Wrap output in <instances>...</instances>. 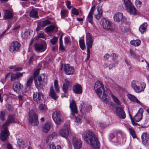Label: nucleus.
Listing matches in <instances>:
<instances>
[{"label":"nucleus","instance_id":"4","mask_svg":"<svg viewBox=\"0 0 149 149\" xmlns=\"http://www.w3.org/2000/svg\"><path fill=\"white\" fill-rule=\"evenodd\" d=\"M131 86L136 93H139L144 91L146 87V84L144 82H140L133 80L131 82Z\"/></svg>","mask_w":149,"mask_h":149},{"label":"nucleus","instance_id":"53","mask_svg":"<svg viewBox=\"0 0 149 149\" xmlns=\"http://www.w3.org/2000/svg\"><path fill=\"white\" fill-rule=\"evenodd\" d=\"M59 50L62 51L65 50L66 48L65 47L63 46V43H59Z\"/></svg>","mask_w":149,"mask_h":149},{"label":"nucleus","instance_id":"20","mask_svg":"<svg viewBox=\"0 0 149 149\" xmlns=\"http://www.w3.org/2000/svg\"><path fill=\"white\" fill-rule=\"evenodd\" d=\"M73 90L74 93L77 94H80L82 93V87L78 84H76L73 85Z\"/></svg>","mask_w":149,"mask_h":149},{"label":"nucleus","instance_id":"51","mask_svg":"<svg viewBox=\"0 0 149 149\" xmlns=\"http://www.w3.org/2000/svg\"><path fill=\"white\" fill-rule=\"evenodd\" d=\"M135 4L137 7H140L142 4L141 0H136Z\"/></svg>","mask_w":149,"mask_h":149},{"label":"nucleus","instance_id":"37","mask_svg":"<svg viewBox=\"0 0 149 149\" xmlns=\"http://www.w3.org/2000/svg\"><path fill=\"white\" fill-rule=\"evenodd\" d=\"M111 97L113 101L118 105H121V102L118 98L112 94H111Z\"/></svg>","mask_w":149,"mask_h":149},{"label":"nucleus","instance_id":"59","mask_svg":"<svg viewBox=\"0 0 149 149\" xmlns=\"http://www.w3.org/2000/svg\"><path fill=\"white\" fill-rule=\"evenodd\" d=\"M95 6H93L91 8V9L89 13L93 14L94 11L95 10Z\"/></svg>","mask_w":149,"mask_h":149},{"label":"nucleus","instance_id":"50","mask_svg":"<svg viewBox=\"0 0 149 149\" xmlns=\"http://www.w3.org/2000/svg\"><path fill=\"white\" fill-rule=\"evenodd\" d=\"M46 108V107L43 104H40L39 107V109L41 111H44Z\"/></svg>","mask_w":149,"mask_h":149},{"label":"nucleus","instance_id":"17","mask_svg":"<svg viewBox=\"0 0 149 149\" xmlns=\"http://www.w3.org/2000/svg\"><path fill=\"white\" fill-rule=\"evenodd\" d=\"M70 108L71 110V114L73 116L74 115L75 113H77L78 111L76 103L74 100H73L70 103Z\"/></svg>","mask_w":149,"mask_h":149},{"label":"nucleus","instance_id":"36","mask_svg":"<svg viewBox=\"0 0 149 149\" xmlns=\"http://www.w3.org/2000/svg\"><path fill=\"white\" fill-rule=\"evenodd\" d=\"M79 45L82 50H84L85 48V45L84 41L83 39H81L79 41Z\"/></svg>","mask_w":149,"mask_h":149},{"label":"nucleus","instance_id":"12","mask_svg":"<svg viewBox=\"0 0 149 149\" xmlns=\"http://www.w3.org/2000/svg\"><path fill=\"white\" fill-rule=\"evenodd\" d=\"M35 51L38 53L43 52L46 49V44L45 42L43 44L35 43L34 45Z\"/></svg>","mask_w":149,"mask_h":149},{"label":"nucleus","instance_id":"44","mask_svg":"<svg viewBox=\"0 0 149 149\" xmlns=\"http://www.w3.org/2000/svg\"><path fill=\"white\" fill-rule=\"evenodd\" d=\"M130 53L131 56L134 58H137L138 57L135 54L134 51L132 49H130Z\"/></svg>","mask_w":149,"mask_h":149},{"label":"nucleus","instance_id":"64","mask_svg":"<svg viewBox=\"0 0 149 149\" xmlns=\"http://www.w3.org/2000/svg\"><path fill=\"white\" fill-rule=\"evenodd\" d=\"M33 56H31L30 58V59L29 60V64H31L32 63L33 60Z\"/></svg>","mask_w":149,"mask_h":149},{"label":"nucleus","instance_id":"8","mask_svg":"<svg viewBox=\"0 0 149 149\" xmlns=\"http://www.w3.org/2000/svg\"><path fill=\"white\" fill-rule=\"evenodd\" d=\"M125 7L128 11L131 14L135 15L136 13V8L132 4L130 0H124Z\"/></svg>","mask_w":149,"mask_h":149},{"label":"nucleus","instance_id":"18","mask_svg":"<svg viewBox=\"0 0 149 149\" xmlns=\"http://www.w3.org/2000/svg\"><path fill=\"white\" fill-rule=\"evenodd\" d=\"M64 70L65 73L69 75L73 74L74 71L73 67H71L68 64H65L64 66Z\"/></svg>","mask_w":149,"mask_h":149},{"label":"nucleus","instance_id":"11","mask_svg":"<svg viewBox=\"0 0 149 149\" xmlns=\"http://www.w3.org/2000/svg\"><path fill=\"white\" fill-rule=\"evenodd\" d=\"M53 120L57 125H59L62 121V114L60 112L56 111L52 115Z\"/></svg>","mask_w":149,"mask_h":149},{"label":"nucleus","instance_id":"43","mask_svg":"<svg viewBox=\"0 0 149 149\" xmlns=\"http://www.w3.org/2000/svg\"><path fill=\"white\" fill-rule=\"evenodd\" d=\"M58 40V38L54 36L53 38L50 40V42L52 44L54 45L57 42Z\"/></svg>","mask_w":149,"mask_h":149},{"label":"nucleus","instance_id":"6","mask_svg":"<svg viewBox=\"0 0 149 149\" xmlns=\"http://www.w3.org/2000/svg\"><path fill=\"white\" fill-rule=\"evenodd\" d=\"M86 43L87 46V56L86 60V61H88L90 58V49L92 47L93 40L92 36L89 33H88L86 35Z\"/></svg>","mask_w":149,"mask_h":149},{"label":"nucleus","instance_id":"48","mask_svg":"<svg viewBox=\"0 0 149 149\" xmlns=\"http://www.w3.org/2000/svg\"><path fill=\"white\" fill-rule=\"evenodd\" d=\"M82 119V117L81 115H78L75 117V122L76 123L80 122Z\"/></svg>","mask_w":149,"mask_h":149},{"label":"nucleus","instance_id":"9","mask_svg":"<svg viewBox=\"0 0 149 149\" xmlns=\"http://www.w3.org/2000/svg\"><path fill=\"white\" fill-rule=\"evenodd\" d=\"M102 25L103 28L107 30L113 31L115 28V26L113 24L105 19L103 20Z\"/></svg>","mask_w":149,"mask_h":149},{"label":"nucleus","instance_id":"29","mask_svg":"<svg viewBox=\"0 0 149 149\" xmlns=\"http://www.w3.org/2000/svg\"><path fill=\"white\" fill-rule=\"evenodd\" d=\"M4 17L7 19H11L13 17V14L10 11L6 10L4 12Z\"/></svg>","mask_w":149,"mask_h":149},{"label":"nucleus","instance_id":"19","mask_svg":"<svg viewBox=\"0 0 149 149\" xmlns=\"http://www.w3.org/2000/svg\"><path fill=\"white\" fill-rule=\"evenodd\" d=\"M33 98L34 101L37 102H41L42 101L43 95L41 92H35L33 93Z\"/></svg>","mask_w":149,"mask_h":149},{"label":"nucleus","instance_id":"25","mask_svg":"<svg viewBox=\"0 0 149 149\" xmlns=\"http://www.w3.org/2000/svg\"><path fill=\"white\" fill-rule=\"evenodd\" d=\"M143 113H138L134 117V121L137 122L140 121L142 119L143 117Z\"/></svg>","mask_w":149,"mask_h":149},{"label":"nucleus","instance_id":"5","mask_svg":"<svg viewBox=\"0 0 149 149\" xmlns=\"http://www.w3.org/2000/svg\"><path fill=\"white\" fill-rule=\"evenodd\" d=\"M40 70V68L37 69L33 75L34 79L35 80V86L38 89L42 88L45 84H46L44 81L43 82L42 77L41 76L39 75L37 77L39 74V72Z\"/></svg>","mask_w":149,"mask_h":149},{"label":"nucleus","instance_id":"34","mask_svg":"<svg viewBox=\"0 0 149 149\" xmlns=\"http://www.w3.org/2000/svg\"><path fill=\"white\" fill-rule=\"evenodd\" d=\"M141 42V41L140 40H136L131 41L130 43L131 45L136 47L139 46Z\"/></svg>","mask_w":149,"mask_h":149},{"label":"nucleus","instance_id":"16","mask_svg":"<svg viewBox=\"0 0 149 149\" xmlns=\"http://www.w3.org/2000/svg\"><path fill=\"white\" fill-rule=\"evenodd\" d=\"M92 109V107L90 105L83 104L81 105L80 111L82 114H86L87 113H89Z\"/></svg>","mask_w":149,"mask_h":149},{"label":"nucleus","instance_id":"39","mask_svg":"<svg viewBox=\"0 0 149 149\" xmlns=\"http://www.w3.org/2000/svg\"><path fill=\"white\" fill-rule=\"evenodd\" d=\"M49 149H61V147L59 145H57L56 147L52 143L50 145Z\"/></svg>","mask_w":149,"mask_h":149},{"label":"nucleus","instance_id":"55","mask_svg":"<svg viewBox=\"0 0 149 149\" xmlns=\"http://www.w3.org/2000/svg\"><path fill=\"white\" fill-rule=\"evenodd\" d=\"M118 64H116L115 63L111 62V63L109 65V70H111L113 67H115Z\"/></svg>","mask_w":149,"mask_h":149},{"label":"nucleus","instance_id":"32","mask_svg":"<svg viewBox=\"0 0 149 149\" xmlns=\"http://www.w3.org/2000/svg\"><path fill=\"white\" fill-rule=\"evenodd\" d=\"M51 126L50 123H45L44 126L42 127V130L45 133H47L50 130Z\"/></svg>","mask_w":149,"mask_h":149},{"label":"nucleus","instance_id":"2","mask_svg":"<svg viewBox=\"0 0 149 149\" xmlns=\"http://www.w3.org/2000/svg\"><path fill=\"white\" fill-rule=\"evenodd\" d=\"M17 123V120L12 115L8 116L6 122L3 125V128L4 130L1 131L0 134V139L3 141H5L10 135L7 127L10 123Z\"/></svg>","mask_w":149,"mask_h":149},{"label":"nucleus","instance_id":"3","mask_svg":"<svg viewBox=\"0 0 149 149\" xmlns=\"http://www.w3.org/2000/svg\"><path fill=\"white\" fill-rule=\"evenodd\" d=\"M94 88L100 99L103 102H107L108 96L106 94L103 84L101 81H97L95 84Z\"/></svg>","mask_w":149,"mask_h":149},{"label":"nucleus","instance_id":"22","mask_svg":"<svg viewBox=\"0 0 149 149\" xmlns=\"http://www.w3.org/2000/svg\"><path fill=\"white\" fill-rule=\"evenodd\" d=\"M141 139L143 144L145 146H147L148 143L149 135L146 132L143 133L141 135Z\"/></svg>","mask_w":149,"mask_h":149},{"label":"nucleus","instance_id":"38","mask_svg":"<svg viewBox=\"0 0 149 149\" xmlns=\"http://www.w3.org/2000/svg\"><path fill=\"white\" fill-rule=\"evenodd\" d=\"M33 77H31L27 81L26 86L27 87L29 88L31 86L33 81Z\"/></svg>","mask_w":149,"mask_h":149},{"label":"nucleus","instance_id":"23","mask_svg":"<svg viewBox=\"0 0 149 149\" xmlns=\"http://www.w3.org/2000/svg\"><path fill=\"white\" fill-rule=\"evenodd\" d=\"M60 135L62 137L66 138L69 134L68 129L67 126L61 130L59 132Z\"/></svg>","mask_w":149,"mask_h":149},{"label":"nucleus","instance_id":"24","mask_svg":"<svg viewBox=\"0 0 149 149\" xmlns=\"http://www.w3.org/2000/svg\"><path fill=\"white\" fill-rule=\"evenodd\" d=\"M127 96L128 99L133 102H135L141 105L142 104V103L134 95L130 94H128L127 95Z\"/></svg>","mask_w":149,"mask_h":149},{"label":"nucleus","instance_id":"26","mask_svg":"<svg viewBox=\"0 0 149 149\" xmlns=\"http://www.w3.org/2000/svg\"><path fill=\"white\" fill-rule=\"evenodd\" d=\"M147 24L145 22L142 24L139 28V30L142 34L145 32L147 28Z\"/></svg>","mask_w":149,"mask_h":149},{"label":"nucleus","instance_id":"7","mask_svg":"<svg viewBox=\"0 0 149 149\" xmlns=\"http://www.w3.org/2000/svg\"><path fill=\"white\" fill-rule=\"evenodd\" d=\"M29 116V122L32 125L36 126L39 124L38 117L36 114L34 112L33 110L30 111Z\"/></svg>","mask_w":149,"mask_h":149},{"label":"nucleus","instance_id":"54","mask_svg":"<svg viewBox=\"0 0 149 149\" xmlns=\"http://www.w3.org/2000/svg\"><path fill=\"white\" fill-rule=\"evenodd\" d=\"M64 81L65 82V85L68 86H71V84H72L71 82L68 81V79H64Z\"/></svg>","mask_w":149,"mask_h":149},{"label":"nucleus","instance_id":"42","mask_svg":"<svg viewBox=\"0 0 149 149\" xmlns=\"http://www.w3.org/2000/svg\"><path fill=\"white\" fill-rule=\"evenodd\" d=\"M53 26H49L45 28V31L46 32H49L52 31L54 28Z\"/></svg>","mask_w":149,"mask_h":149},{"label":"nucleus","instance_id":"56","mask_svg":"<svg viewBox=\"0 0 149 149\" xmlns=\"http://www.w3.org/2000/svg\"><path fill=\"white\" fill-rule=\"evenodd\" d=\"M45 36L44 34L43 33H39L38 35L36 37L38 38H44Z\"/></svg>","mask_w":149,"mask_h":149},{"label":"nucleus","instance_id":"1","mask_svg":"<svg viewBox=\"0 0 149 149\" xmlns=\"http://www.w3.org/2000/svg\"><path fill=\"white\" fill-rule=\"evenodd\" d=\"M82 137L88 144L95 149H98L100 143L93 133L90 131L85 132L82 134Z\"/></svg>","mask_w":149,"mask_h":149},{"label":"nucleus","instance_id":"21","mask_svg":"<svg viewBox=\"0 0 149 149\" xmlns=\"http://www.w3.org/2000/svg\"><path fill=\"white\" fill-rule=\"evenodd\" d=\"M23 88V85L19 82H15L13 86L14 90L16 92L19 91Z\"/></svg>","mask_w":149,"mask_h":149},{"label":"nucleus","instance_id":"14","mask_svg":"<svg viewBox=\"0 0 149 149\" xmlns=\"http://www.w3.org/2000/svg\"><path fill=\"white\" fill-rule=\"evenodd\" d=\"M72 141L74 149H80L82 147V143L80 139L74 136L73 138Z\"/></svg>","mask_w":149,"mask_h":149},{"label":"nucleus","instance_id":"27","mask_svg":"<svg viewBox=\"0 0 149 149\" xmlns=\"http://www.w3.org/2000/svg\"><path fill=\"white\" fill-rule=\"evenodd\" d=\"M22 73H17L12 74L10 78L11 81H14L19 79L20 77L22 75Z\"/></svg>","mask_w":149,"mask_h":149},{"label":"nucleus","instance_id":"45","mask_svg":"<svg viewBox=\"0 0 149 149\" xmlns=\"http://www.w3.org/2000/svg\"><path fill=\"white\" fill-rule=\"evenodd\" d=\"M69 86L65 85V84H63V90L65 93H66L68 91Z\"/></svg>","mask_w":149,"mask_h":149},{"label":"nucleus","instance_id":"28","mask_svg":"<svg viewBox=\"0 0 149 149\" xmlns=\"http://www.w3.org/2000/svg\"><path fill=\"white\" fill-rule=\"evenodd\" d=\"M49 95L53 99L55 100L58 97V96L56 95L53 89V87L52 86L50 87Z\"/></svg>","mask_w":149,"mask_h":149},{"label":"nucleus","instance_id":"30","mask_svg":"<svg viewBox=\"0 0 149 149\" xmlns=\"http://www.w3.org/2000/svg\"><path fill=\"white\" fill-rule=\"evenodd\" d=\"M38 13L37 11L34 9H32L30 13V16L33 18H38Z\"/></svg>","mask_w":149,"mask_h":149},{"label":"nucleus","instance_id":"41","mask_svg":"<svg viewBox=\"0 0 149 149\" xmlns=\"http://www.w3.org/2000/svg\"><path fill=\"white\" fill-rule=\"evenodd\" d=\"M6 116V112L5 111H1L0 113V119L3 121L5 120V117Z\"/></svg>","mask_w":149,"mask_h":149},{"label":"nucleus","instance_id":"57","mask_svg":"<svg viewBox=\"0 0 149 149\" xmlns=\"http://www.w3.org/2000/svg\"><path fill=\"white\" fill-rule=\"evenodd\" d=\"M66 6L68 8V9H70L71 8V7L70 6V2L69 1H67L66 2Z\"/></svg>","mask_w":149,"mask_h":149},{"label":"nucleus","instance_id":"13","mask_svg":"<svg viewBox=\"0 0 149 149\" xmlns=\"http://www.w3.org/2000/svg\"><path fill=\"white\" fill-rule=\"evenodd\" d=\"M116 113L120 119H124L126 117V114L123 109L120 107H117L116 108Z\"/></svg>","mask_w":149,"mask_h":149},{"label":"nucleus","instance_id":"31","mask_svg":"<svg viewBox=\"0 0 149 149\" xmlns=\"http://www.w3.org/2000/svg\"><path fill=\"white\" fill-rule=\"evenodd\" d=\"M98 14L95 15V17L97 20H99L102 17V10L101 7L99 6L97 9Z\"/></svg>","mask_w":149,"mask_h":149},{"label":"nucleus","instance_id":"52","mask_svg":"<svg viewBox=\"0 0 149 149\" xmlns=\"http://www.w3.org/2000/svg\"><path fill=\"white\" fill-rule=\"evenodd\" d=\"M72 14L76 15H79V13L77 11V10L74 8H73L72 9Z\"/></svg>","mask_w":149,"mask_h":149},{"label":"nucleus","instance_id":"10","mask_svg":"<svg viewBox=\"0 0 149 149\" xmlns=\"http://www.w3.org/2000/svg\"><path fill=\"white\" fill-rule=\"evenodd\" d=\"M20 44L17 41H14L9 45L8 49L11 52H14L17 51L19 49Z\"/></svg>","mask_w":149,"mask_h":149},{"label":"nucleus","instance_id":"58","mask_svg":"<svg viewBox=\"0 0 149 149\" xmlns=\"http://www.w3.org/2000/svg\"><path fill=\"white\" fill-rule=\"evenodd\" d=\"M51 139L52 138H51V136H49L47 137V138L46 140V143L47 144H49V143L50 142V141L51 140Z\"/></svg>","mask_w":149,"mask_h":149},{"label":"nucleus","instance_id":"62","mask_svg":"<svg viewBox=\"0 0 149 149\" xmlns=\"http://www.w3.org/2000/svg\"><path fill=\"white\" fill-rule=\"evenodd\" d=\"M56 136V133L55 132H53L52 133L51 136V138L52 139H53L54 137H55Z\"/></svg>","mask_w":149,"mask_h":149},{"label":"nucleus","instance_id":"60","mask_svg":"<svg viewBox=\"0 0 149 149\" xmlns=\"http://www.w3.org/2000/svg\"><path fill=\"white\" fill-rule=\"evenodd\" d=\"M65 43L67 44L70 42L69 38L68 37H65Z\"/></svg>","mask_w":149,"mask_h":149},{"label":"nucleus","instance_id":"46","mask_svg":"<svg viewBox=\"0 0 149 149\" xmlns=\"http://www.w3.org/2000/svg\"><path fill=\"white\" fill-rule=\"evenodd\" d=\"M17 143L19 147H22L23 145V142L22 139H18L17 140Z\"/></svg>","mask_w":149,"mask_h":149},{"label":"nucleus","instance_id":"47","mask_svg":"<svg viewBox=\"0 0 149 149\" xmlns=\"http://www.w3.org/2000/svg\"><path fill=\"white\" fill-rule=\"evenodd\" d=\"M129 131L130 132V133L132 136V137L133 138H135L136 137V136L135 134V131L132 129L130 128L129 129Z\"/></svg>","mask_w":149,"mask_h":149},{"label":"nucleus","instance_id":"33","mask_svg":"<svg viewBox=\"0 0 149 149\" xmlns=\"http://www.w3.org/2000/svg\"><path fill=\"white\" fill-rule=\"evenodd\" d=\"M111 55L112 56V62L116 64H118V61L117 60L118 56L115 53H113L111 54Z\"/></svg>","mask_w":149,"mask_h":149},{"label":"nucleus","instance_id":"63","mask_svg":"<svg viewBox=\"0 0 149 149\" xmlns=\"http://www.w3.org/2000/svg\"><path fill=\"white\" fill-rule=\"evenodd\" d=\"M20 27V26L19 25H17L15 26L14 27L13 29V30H17Z\"/></svg>","mask_w":149,"mask_h":149},{"label":"nucleus","instance_id":"15","mask_svg":"<svg viewBox=\"0 0 149 149\" xmlns=\"http://www.w3.org/2000/svg\"><path fill=\"white\" fill-rule=\"evenodd\" d=\"M113 18L115 21L118 22L121 21L122 23L126 20L125 18L123 17V14L119 12L115 14L113 16Z\"/></svg>","mask_w":149,"mask_h":149},{"label":"nucleus","instance_id":"49","mask_svg":"<svg viewBox=\"0 0 149 149\" xmlns=\"http://www.w3.org/2000/svg\"><path fill=\"white\" fill-rule=\"evenodd\" d=\"M67 11L65 10H62L61 11V15L62 17L67 16Z\"/></svg>","mask_w":149,"mask_h":149},{"label":"nucleus","instance_id":"40","mask_svg":"<svg viewBox=\"0 0 149 149\" xmlns=\"http://www.w3.org/2000/svg\"><path fill=\"white\" fill-rule=\"evenodd\" d=\"M93 14L89 13L87 17V19L88 21L91 24H93Z\"/></svg>","mask_w":149,"mask_h":149},{"label":"nucleus","instance_id":"35","mask_svg":"<svg viewBox=\"0 0 149 149\" xmlns=\"http://www.w3.org/2000/svg\"><path fill=\"white\" fill-rule=\"evenodd\" d=\"M50 24L51 22L49 20H46L40 22L39 23V25L40 26L44 27L46 26L47 25L49 24Z\"/></svg>","mask_w":149,"mask_h":149},{"label":"nucleus","instance_id":"61","mask_svg":"<svg viewBox=\"0 0 149 149\" xmlns=\"http://www.w3.org/2000/svg\"><path fill=\"white\" fill-rule=\"evenodd\" d=\"M5 105L6 108L8 110H9L10 109L11 106L10 104H7Z\"/></svg>","mask_w":149,"mask_h":149}]
</instances>
